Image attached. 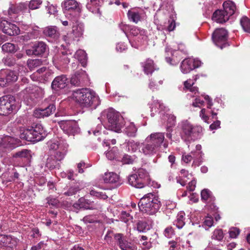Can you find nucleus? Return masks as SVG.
<instances>
[{
	"label": "nucleus",
	"mask_w": 250,
	"mask_h": 250,
	"mask_svg": "<svg viewBox=\"0 0 250 250\" xmlns=\"http://www.w3.org/2000/svg\"><path fill=\"white\" fill-rule=\"evenodd\" d=\"M50 152L45 162V167L49 169H59L62 161L67 152L68 145L65 140L50 141L47 143Z\"/></svg>",
	"instance_id": "1"
},
{
	"label": "nucleus",
	"mask_w": 250,
	"mask_h": 250,
	"mask_svg": "<svg viewBox=\"0 0 250 250\" xmlns=\"http://www.w3.org/2000/svg\"><path fill=\"white\" fill-rule=\"evenodd\" d=\"M107 123L105 128L116 132H120L123 125H125V133L129 137H135L137 128L133 123H127L125 124L123 117L119 112L112 108L109 109L106 113Z\"/></svg>",
	"instance_id": "2"
},
{
	"label": "nucleus",
	"mask_w": 250,
	"mask_h": 250,
	"mask_svg": "<svg viewBox=\"0 0 250 250\" xmlns=\"http://www.w3.org/2000/svg\"><path fill=\"white\" fill-rule=\"evenodd\" d=\"M72 98L82 107L95 109L100 104L99 96L89 88H81L73 91Z\"/></svg>",
	"instance_id": "3"
},
{
	"label": "nucleus",
	"mask_w": 250,
	"mask_h": 250,
	"mask_svg": "<svg viewBox=\"0 0 250 250\" xmlns=\"http://www.w3.org/2000/svg\"><path fill=\"white\" fill-rule=\"evenodd\" d=\"M178 127L180 136L185 142L194 141L199 139L201 136L202 127L200 125H193L188 120L182 121L179 123Z\"/></svg>",
	"instance_id": "4"
},
{
	"label": "nucleus",
	"mask_w": 250,
	"mask_h": 250,
	"mask_svg": "<svg viewBox=\"0 0 250 250\" xmlns=\"http://www.w3.org/2000/svg\"><path fill=\"white\" fill-rule=\"evenodd\" d=\"M161 207V202L158 196L155 193H148L145 195L140 200L138 207L142 212L148 214L157 212Z\"/></svg>",
	"instance_id": "5"
},
{
	"label": "nucleus",
	"mask_w": 250,
	"mask_h": 250,
	"mask_svg": "<svg viewBox=\"0 0 250 250\" xmlns=\"http://www.w3.org/2000/svg\"><path fill=\"white\" fill-rule=\"evenodd\" d=\"M46 136V133L44 130L42 126L40 124H37L30 128L24 130L20 134V138L28 142L33 143L42 140Z\"/></svg>",
	"instance_id": "6"
},
{
	"label": "nucleus",
	"mask_w": 250,
	"mask_h": 250,
	"mask_svg": "<svg viewBox=\"0 0 250 250\" xmlns=\"http://www.w3.org/2000/svg\"><path fill=\"white\" fill-rule=\"evenodd\" d=\"M72 22L73 23L72 32L67 33L63 37V41L69 44L75 41H79L84 31L83 24L78 21L77 17L74 18Z\"/></svg>",
	"instance_id": "7"
},
{
	"label": "nucleus",
	"mask_w": 250,
	"mask_h": 250,
	"mask_svg": "<svg viewBox=\"0 0 250 250\" xmlns=\"http://www.w3.org/2000/svg\"><path fill=\"white\" fill-rule=\"evenodd\" d=\"M149 179V174L146 170L139 168L135 173L128 177V182L131 186L141 188L147 184Z\"/></svg>",
	"instance_id": "8"
},
{
	"label": "nucleus",
	"mask_w": 250,
	"mask_h": 250,
	"mask_svg": "<svg viewBox=\"0 0 250 250\" xmlns=\"http://www.w3.org/2000/svg\"><path fill=\"white\" fill-rule=\"evenodd\" d=\"M17 109L16 102L13 96L6 95L0 99V115H7L14 111H17Z\"/></svg>",
	"instance_id": "9"
},
{
	"label": "nucleus",
	"mask_w": 250,
	"mask_h": 250,
	"mask_svg": "<svg viewBox=\"0 0 250 250\" xmlns=\"http://www.w3.org/2000/svg\"><path fill=\"white\" fill-rule=\"evenodd\" d=\"M114 238L116 244L122 250H137L136 245L127 240L126 236L122 233H115Z\"/></svg>",
	"instance_id": "10"
},
{
	"label": "nucleus",
	"mask_w": 250,
	"mask_h": 250,
	"mask_svg": "<svg viewBox=\"0 0 250 250\" xmlns=\"http://www.w3.org/2000/svg\"><path fill=\"white\" fill-rule=\"evenodd\" d=\"M59 125L63 132L69 136H74L80 131V128L75 121H61L59 122Z\"/></svg>",
	"instance_id": "11"
},
{
	"label": "nucleus",
	"mask_w": 250,
	"mask_h": 250,
	"mask_svg": "<svg viewBox=\"0 0 250 250\" xmlns=\"http://www.w3.org/2000/svg\"><path fill=\"white\" fill-rule=\"evenodd\" d=\"M227 38V31L224 28L216 29L212 35V39L213 42L221 48L225 46Z\"/></svg>",
	"instance_id": "12"
},
{
	"label": "nucleus",
	"mask_w": 250,
	"mask_h": 250,
	"mask_svg": "<svg viewBox=\"0 0 250 250\" xmlns=\"http://www.w3.org/2000/svg\"><path fill=\"white\" fill-rule=\"evenodd\" d=\"M201 64V62L198 59L187 58L181 62V71L184 74H187L194 69L200 67Z\"/></svg>",
	"instance_id": "13"
},
{
	"label": "nucleus",
	"mask_w": 250,
	"mask_h": 250,
	"mask_svg": "<svg viewBox=\"0 0 250 250\" xmlns=\"http://www.w3.org/2000/svg\"><path fill=\"white\" fill-rule=\"evenodd\" d=\"M160 149L155 145L152 144L146 138L142 143L140 152L147 157H152L157 155Z\"/></svg>",
	"instance_id": "14"
},
{
	"label": "nucleus",
	"mask_w": 250,
	"mask_h": 250,
	"mask_svg": "<svg viewBox=\"0 0 250 250\" xmlns=\"http://www.w3.org/2000/svg\"><path fill=\"white\" fill-rule=\"evenodd\" d=\"M146 138L159 149L162 145L165 148L168 147V143L165 140L164 133L153 132L147 136Z\"/></svg>",
	"instance_id": "15"
},
{
	"label": "nucleus",
	"mask_w": 250,
	"mask_h": 250,
	"mask_svg": "<svg viewBox=\"0 0 250 250\" xmlns=\"http://www.w3.org/2000/svg\"><path fill=\"white\" fill-rule=\"evenodd\" d=\"M18 75L16 72L9 70H1L0 72V85L4 86L15 82L18 80Z\"/></svg>",
	"instance_id": "16"
},
{
	"label": "nucleus",
	"mask_w": 250,
	"mask_h": 250,
	"mask_svg": "<svg viewBox=\"0 0 250 250\" xmlns=\"http://www.w3.org/2000/svg\"><path fill=\"white\" fill-rule=\"evenodd\" d=\"M56 110V106L50 104L44 108L36 109L34 111V116L38 118L48 117L53 114Z\"/></svg>",
	"instance_id": "17"
},
{
	"label": "nucleus",
	"mask_w": 250,
	"mask_h": 250,
	"mask_svg": "<svg viewBox=\"0 0 250 250\" xmlns=\"http://www.w3.org/2000/svg\"><path fill=\"white\" fill-rule=\"evenodd\" d=\"M62 9L64 13L74 12L76 15L80 13V9L78 3L75 0H65L62 3Z\"/></svg>",
	"instance_id": "18"
},
{
	"label": "nucleus",
	"mask_w": 250,
	"mask_h": 250,
	"mask_svg": "<svg viewBox=\"0 0 250 250\" xmlns=\"http://www.w3.org/2000/svg\"><path fill=\"white\" fill-rule=\"evenodd\" d=\"M17 239L11 235L0 234V247L13 248L17 246Z\"/></svg>",
	"instance_id": "19"
},
{
	"label": "nucleus",
	"mask_w": 250,
	"mask_h": 250,
	"mask_svg": "<svg viewBox=\"0 0 250 250\" xmlns=\"http://www.w3.org/2000/svg\"><path fill=\"white\" fill-rule=\"evenodd\" d=\"M68 79L65 75H62L56 77L53 81L51 87L53 89L58 90L63 89L67 85Z\"/></svg>",
	"instance_id": "20"
},
{
	"label": "nucleus",
	"mask_w": 250,
	"mask_h": 250,
	"mask_svg": "<svg viewBox=\"0 0 250 250\" xmlns=\"http://www.w3.org/2000/svg\"><path fill=\"white\" fill-rule=\"evenodd\" d=\"M201 199L207 203V206L211 209L215 210L216 206L212 203L214 200V197L212 196L211 192L208 189H204L201 192Z\"/></svg>",
	"instance_id": "21"
},
{
	"label": "nucleus",
	"mask_w": 250,
	"mask_h": 250,
	"mask_svg": "<svg viewBox=\"0 0 250 250\" xmlns=\"http://www.w3.org/2000/svg\"><path fill=\"white\" fill-rule=\"evenodd\" d=\"M27 9V5L25 3H20L16 5H11L9 8L8 13L10 18H14L15 15L18 14Z\"/></svg>",
	"instance_id": "22"
},
{
	"label": "nucleus",
	"mask_w": 250,
	"mask_h": 250,
	"mask_svg": "<svg viewBox=\"0 0 250 250\" xmlns=\"http://www.w3.org/2000/svg\"><path fill=\"white\" fill-rule=\"evenodd\" d=\"M23 92L27 94H33L36 98H42L44 95L43 89L35 85H30L26 87L23 90Z\"/></svg>",
	"instance_id": "23"
},
{
	"label": "nucleus",
	"mask_w": 250,
	"mask_h": 250,
	"mask_svg": "<svg viewBox=\"0 0 250 250\" xmlns=\"http://www.w3.org/2000/svg\"><path fill=\"white\" fill-rule=\"evenodd\" d=\"M229 17L223 10H217L213 13L212 20L217 23H223L228 21Z\"/></svg>",
	"instance_id": "24"
},
{
	"label": "nucleus",
	"mask_w": 250,
	"mask_h": 250,
	"mask_svg": "<svg viewBox=\"0 0 250 250\" xmlns=\"http://www.w3.org/2000/svg\"><path fill=\"white\" fill-rule=\"evenodd\" d=\"M2 31L9 36H15L20 34V30L16 25L6 21L2 28Z\"/></svg>",
	"instance_id": "25"
},
{
	"label": "nucleus",
	"mask_w": 250,
	"mask_h": 250,
	"mask_svg": "<svg viewBox=\"0 0 250 250\" xmlns=\"http://www.w3.org/2000/svg\"><path fill=\"white\" fill-rule=\"evenodd\" d=\"M85 76L84 71L77 72L71 77L70 83L75 86H81L83 83V79L85 77Z\"/></svg>",
	"instance_id": "26"
},
{
	"label": "nucleus",
	"mask_w": 250,
	"mask_h": 250,
	"mask_svg": "<svg viewBox=\"0 0 250 250\" xmlns=\"http://www.w3.org/2000/svg\"><path fill=\"white\" fill-rule=\"evenodd\" d=\"M199 78L198 75L193 77V79H188L184 83V89L189 90V91L193 94L198 93V88L196 86H193L195 82Z\"/></svg>",
	"instance_id": "27"
},
{
	"label": "nucleus",
	"mask_w": 250,
	"mask_h": 250,
	"mask_svg": "<svg viewBox=\"0 0 250 250\" xmlns=\"http://www.w3.org/2000/svg\"><path fill=\"white\" fill-rule=\"evenodd\" d=\"M130 33L133 36L137 37L136 40L140 43H142V40H145L146 39V31L136 26L131 27Z\"/></svg>",
	"instance_id": "28"
},
{
	"label": "nucleus",
	"mask_w": 250,
	"mask_h": 250,
	"mask_svg": "<svg viewBox=\"0 0 250 250\" xmlns=\"http://www.w3.org/2000/svg\"><path fill=\"white\" fill-rule=\"evenodd\" d=\"M103 0H87V9L94 13L99 11V7L103 4Z\"/></svg>",
	"instance_id": "29"
},
{
	"label": "nucleus",
	"mask_w": 250,
	"mask_h": 250,
	"mask_svg": "<svg viewBox=\"0 0 250 250\" xmlns=\"http://www.w3.org/2000/svg\"><path fill=\"white\" fill-rule=\"evenodd\" d=\"M54 63L60 66H64L70 62V59L68 57L67 54L62 52L61 54L56 55L53 58Z\"/></svg>",
	"instance_id": "30"
},
{
	"label": "nucleus",
	"mask_w": 250,
	"mask_h": 250,
	"mask_svg": "<svg viewBox=\"0 0 250 250\" xmlns=\"http://www.w3.org/2000/svg\"><path fill=\"white\" fill-rule=\"evenodd\" d=\"M141 65L145 73L147 75L152 74L156 69L153 61L149 59H147L146 61L142 62Z\"/></svg>",
	"instance_id": "31"
},
{
	"label": "nucleus",
	"mask_w": 250,
	"mask_h": 250,
	"mask_svg": "<svg viewBox=\"0 0 250 250\" xmlns=\"http://www.w3.org/2000/svg\"><path fill=\"white\" fill-rule=\"evenodd\" d=\"M191 154L192 155L193 158L192 167H195L199 166L203 162V156L204 154L202 151H192Z\"/></svg>",
	"instance_id": "32"
},
{
	"label": "nucleus",
	"mask_w": 250,
	"mask_h": 250,
	"mask_svg": "<svg viewBox=\"0 0 250 250\" xmlns=\"http://www.w3.org/2000/svg\"><path fill=\"white\" fill-rule=\"evenodd\" d=\"M224 11L229 16L232 15L235 10L236 6L235 3L230 0L226 1L223 3Z\"/></svg>",
	"instance_id": "33"
},
{
	"label": "nucleus",
	"mask_w": 250,
	"mask_h": 250,
	"mask_svg": "<svg viewBox=\"0 0 250 250\" xmlns=\"http://www.w3.org/2000/svg\"><path fill=\"white\" fill-rule=\"evenodd\" d=\"M33 48L35 56L42 55L47 49V45L42 42L35 43L33 45Z\"/></svg>",
	"instance_id": "34"
},
{
	"label": "nucleus",
	"mask_w": 250,
	"mask_h": 250,
	"mask_svg": "<svg viewBox=\"0 0 250 250\" xmlns=\"http://www.w3.org/2000/svg\"><path fill=\"white\" fill-rule=\"evenodd\" d=\"M119 180V175L114 172L105 173L103 176V180L105 183H116Z\"/></svg>",
	"instance_id": "35"
},
{
	"label": "nucleus",
	"mask_w": 250,
	"mask_h": 250,
	"mask_svg": "<svg viewBox=\"0 0 250 250\" xmlns=\"http://www.w3.org/2000/svg\"><path fill=\"white\" fill-rule=\"evenodd\" d=\"M74 56L82 64L83 66H85L86 64L87 56L84 50L82 49L77 50Z\"/></svg>",
	"instance_id": "36"
},
{
	"label": "nucleus",
	"mask_w": 250,
	"mask_h": 250,
	"mask_svg": "<svg viewBox=\"0 0 250 250\" xmlns=\"http://www.w3.org/2000/svg\"><path fill=\"white\" fill-rule=\"evenodd\" d=\"M43 33L46 36L56 38L58 37V32L56 26H48L43 30Z\"/></svg>",
	"instance_id": "37"
},
{
	"label": "nucleus",
	"mask_w": 250,
	"mask_h": 250,
	"mask_svg": "<svg viewBox=\"0 0 250 250\" xmlns=\"http://www.w3.org/2000/svg\"><path fill=\"white\" fill-rule=\"evenodd\" d=\"M39 27L37 26H33L28 27V32H27L29 35L28 38L24 39V40H28L31 38H37L40 35V31Z\"/></svg>",
	"instance_id": "38"
},
{
	"label": "nucleus",
	"mask_w": 250,
	"mask_h": 250,
	"mask_svg": "<svg viewBox=\"0 0 250 250\" xmlns=\"http://www.w3.org/2000/svg\"><path fill=\"white\" fill-rule=\"evenodd\" d=\"M184 219L185 213L182 212H179L177 216L176 219L174 222V225L179 229H182L185 224Z\"/></svg>",
	"instance_id": "39"
},
{
	"label": "nucleus",
	"mask_w": 250,
	"mask_h": 250,
	"mask_svg": "<svg viewBox=\"0 0 250 250\" xmlns=\"http://www.w3.org/2000/svg\"><path fill=\"white\" fill-rule=\"evenodd\" d=\"M141 145L142 143L131 141L127 143L126 147L129 151L136 152L138 149H141Z\"/></svg>",
	"instance_id": "40"
},
{
	"label": "nucleus",
	"mask_w": 250,
	"mask_h": 250,
	"mask_svg": "<svg viewBox=\"0 0 250 250\" xmlns=\"http://www.w3.org/2000/svg\"><path fill=\"white\" fill-rule=\"evenodd\" d=\"M241 25L246 32L250 33V19L246 16L243 17L240 20Z\"/></svg>",
	"instance_id": "41"
},
{
	"label": "nucleus",
	"mask_w": 250,
	"mask_h": 250,
	"mask_svg": "<svg viewBox=\"0 0 250 250\" xmlns=\"http://www.w3.org/2000/svg\"><path fill=\"white\" fill-rule=\"evenodd\" d=\"M128 19L134 22L137 23L141 19V16L139 12L129 10L127 13Z\"/></svg>",
	"instance_id": "42"
},
{
	"label": "nucleus",
	"mask_w": 250,
	"mask_h": 250,
	"mask_svg": "<svg viewBox=\"0 0 250 250\" xmlns=\"http://www.w3.org/2000/svg\"><path fill=\"white\" fill-rule=\"evenodd\" d=\"M213 223L212 217L207 215L203 219L202 227L205 228L206 230H208L213 225Z\"/></svg>",
	"instance_id": "43"
},
{
	"label": "nucleus",
	"mask_w": 250,
	"mask_h": 250,
	"mask_svg": "<svg viewBox=\"0 0 250 250\" xmlns=\"http://www.w3.org/2000/svg\"><path fill=\"white\" fill-rule=\"evenodd\" d=\"M224 238V233L221 229H216L212 232L211 239L221 241Z\"/></svg>",
	"instance_id": "44"
},
{
	"label": "nucleus",
	"mask_w": 250,
	"mask_h": 250,
	"mask_svg": "<svg viewBox=\"0 0 250 250\" xmlns=\"http://www.w3.org/2000/svg\"><path fill=\"white\" fill-rule=\"evenodd\" d=\"M118 154V149L117 147H113L112 149L108 151L106 153V157L110 160L116 159Z\"/></svg>",
	"instance_id": "45"
},
{
	"label": "nucleus",
	"mask_w": 250,
	"mask_h": 250,
	"mask_svg": "<svg viewBox=\"0 0 250 250\" xmlns=\"http://www.w3.org/2000/svg\"><path fill=\"white\" fill-rule=\"evenodd\" d=\"M149 227L146 222L139 221L137 224V229L140 232H144L148 230Z\"/></svg>",
	"instance_id": "46"
},
{
	"label": "nucleus",
	"mask_w": 250,
	"mask_h": 250,
	"mask_svg": "<svg viewBox=\"0 0 250 250\" xmlns=\"http://www.w3.org/2000/svg\"><path fill=\"white\" fill-rule=\"evenodd\" d=\"M92 203L93 202H91L84 198L79 199V203L80 204L81 208L84 209H93V208L91 207Z\"/></svg>",
	"instance_id": "47"
},
{
	"label": "nucleus",
	"mask_w": 250,
	"mask_h": 250,
	"mask_svg": "<svg viewBox=\"0 0 250 250\" xmlns=\"http://www.w3.org/2000/svg\"><path fill=\"white\" fill-rule=\"evenodd\" d=\"M2 50L3 52L11 53L16 50V46L11 43L7 42L2 46Z\"/></svg>",
	"instance_id": "48"
},
{
	"label": "nucleus",
	"mask_w": 250,
	"mask_h": 250,
	"mask_svg": "<svg viewBox=\"0 0 250 250\" xmlns=\"http://www.w3.org/2000/svg\"><path fill=\"white\" fill-rule=\"evenodd\" d=\"M42 1L41 0H31L28 4V8L30 10H35L40 7L42 4Z\"/></svg>",
	"instance_id": "49"
},
{
	"label": "nucleus",
	"mask_w": 250,
	"mask_h": 250,
	"mask_svg": "<svg viewBox=\"0 0 250 250\" xmlns=\"http://www.w3.org/2000/svg\"><path fill=\"white\" fill-rule=\"evenodd\" d=\"M30 156V151L27 149H23L14 154V157L28 158Z\"/></svg>",
	"instance_id": "50"
},
{
	"label": "nucleus",
	"mask_w": 250,
	"mask_h": 250,
	"mask_svg": "<svg viewBox=\"0 0 250 250\" xmlns=\"http://www.w3.org/2000/svg\"><path fill=\"white\" fill-rule=\"evenodd\" d=\"M91 195L97 197L100 199H105L107 198V196L104 192H100L95 189H91L90 191Z\"/></svg>",
	"instance_id": "51"
},
{
	"label": "nucleus",
	"mask_w": 250,
	"mask_h": 250,
	"mask_svg": "<svg viewBox=\"0 0 250 250\" xmlns=\"http://www.w3.org/2000/svg\"><path fill=\"white\" fill-rule=\"evenodd\" d=\"M45 7L47 13L50 15L52 14L55 15L58 12L56 5L51 4L49 2H47V5H46Z\"/></svg>",
	"instance_id": "52"
},
{
	"label": "nucleus",
	"mask_w": 250,
	"mask_h": 250,
	"mask_svg": "<svg viewBox=\"0 0 250 250\" xmlns=\"http://www.w3.org/2000/svg\"><path fill=\"white\" fill-rule=\"evenodd\" d=\"M154 106L151 107V116L152 117H153L154 116V113L153 112V110H155V112H157V111L156 110V108H158L157 106H159V108L161 110H163L165 108L163 104L160 101H158V100H154L153 102Z\"/></svg>",
	"instance_id": "53"
},
{
	"label": "nucleus",
	"mask_w": 250,
	"mask_h": 250,
	"mask_svg": "<svg viewBox=\"0 0 250 250\" xmlns=\"http://www.w3.org/2000/svg\"><path fill=\"white\" fill-rule=\"evenodd\" d=\"M80 190V188L78 186L75 185L74 186L70 187L67 191L64 193V194L66 196H72L75 194L78 191Z\"/></svg>",
	"instance_id": "54"
},
{
	"label": "nucleus",
	"mask_w": 250,
	"mask_h": 250,
	"mask_svg": "<svg viewBox=\"0 0 250 250\" xmlns=\"http://www.w3.org/2000/svg\"><path fill=\"white\" fill-rule=\"evenodd\" d=\"M2 62L4 64L8 66H14L16 62L15 58L12 57H7L2 59Z\"/></svg>",
	"instance_id": "55"
},
{
	"label": "nucleus",
	"mask_w": 250,
	"mask_h": 250,
	"mask_svg": "<svg viewBox=\"0 0 250 250\" xmlns=\"http://www.w3.org/2000/svg\"><path fill=\"white\" fill-rule=\"evenodd\" d=\"M42 61L40 59L32 60L28 62V66L30 68H33L40 65Z\"/></svg>",
	"instance_id": "56"
},
{
	"label": "nucleus",
	"mask_w": 250,
	"mask_h": 250,
	"mask_svg": "<svg viewBox=\"0 0 250 250\" xmlns=\"http://www.w3.org/2000/svg\"><path fill=\"white\" fill-rule=\"evenodd\" d=\"M83 221L85 223H93L95 222L96 220V218L95 216L93 215H89L84 216L83 219Z\"/></svg>",
	"instance_id": "57"
},
{
	"label": "nucleus",
	"mask_w": 250,
	"mask_h": 250,
	"mask_svg": "<svg viewBox=\"0 0 250 250\" xmlns=\"http://www.w3.org/2000/svg\"><path fill=\"white\" fill-rule=\"evenodd\" d=\"M229 232L230 238H236L240 233V230L237 228H232L230 229Z\"/></svg>",
	"instance_id": "58"
},
{
	"label": "nucleus",
	"mask_w": 250,
	"mask_h": 250,
	"mask_svg": "<svg viewBox=\"0 0 250 250\" xmlns=\"http://www.w3.org/2000/svg\"><path fill=\"white\" fill-rule=\"evenodd\" d=\"M164 235L167 238H171L174 235V230L172 227H168L165 229L164 231Z\"/></svg>",
	"instance_id": "59"
},
{
	"label": "nucleus",
	"mask_w": 250,
	"mask_h": 250,
	"mask_svg": "<svg viewBox=\"0 0 250 250\" xmlns=\"http://www.w3.org/2000/svg\"><path fill=\"white\" fill-rule=\"evenodd\" d=\"M167 118V123L169 124V127L174 126L176 123V117L172 114H168Z\"/></svg>",
	"instance_id": "60"
},
{
	"label": "nucleus",
	"mask_w": 250,
	"mask_h": 250,
	"mask_svg": "<svg viewBox=\"0 0 250 250\" xmlns=\"http://www.w3.org/2000/svg\"><path fill=\"white\" fill-rule=\"evenodd\" d=\"M122 162L125 164H130L133 162V159L132 157L127 154H125L122 158Z\"/></svg>",
	"instance_id": "61"
},
{
	"label": "nucleus",
	"mask_w": 250,
	"mask_h": 250,
	"mask_svg": "<svg viewBox=\"0 0 250 250\" xmlns=\"http://www.w3.org/2000/svg\"><path fill=\"white\" fill-rule=\"evenodd\" d=\"M182 160L184 162L187 164L189 163L192 160H193L192 155L191 154V152L188 154H183Z\"/></svg>",
	"instance_id": "62"
},
{
	"label": "nucleus",
	"mask_w": 250,
	"mask_h": 250,
	"mask_svg": "<svg viewBox=\"0 0 250 250\" xmlns=\"http://www.w3.org/2000/svg\"><path fill=\"white\" fill-rule=\"evenodd\" d=\"M200 116L204 122H208L209 117L207 115V111L205 108H203L200 111Z\"/></svg>",
	"instance_id": "63"
},
{
	"label": "nucleus",
	"mask_w": 250,
	"mask_h": 250,
	"mask_svg": "<svg viewBox=\"0 0 250 250\" xmlns=\"http://www.w3.org/2000/svg\"><path fill=\"white\" fill-rule=\"evenodd\" d=\"M126 48V45L124 42H120L116 45V49L118 52H122Z\"/></svg>",
	"instance_id": "64"
}]
</instances>
